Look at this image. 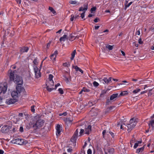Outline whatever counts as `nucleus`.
<instances>
[{"instance_id":"obj_1","label":"nucleus","mask_w":154,"mask_h":154,"mask_svg":"<svg viewBox=\"0 0 154 154\" xmlns=\"http://www.w3.org/2000/svg\"><path fill=\"white\" fill-rule=\"evenodd\" d=\"M16 70L12 71L11 70L9 71V80L10 81H13L17 85L22 84L23 83L22 78L16 75H15Z\"/></svg>"},{"instance_id":"obj_2","label":"nucleus","mask_w":154,"mask_h":154,"mask_svg":"<svg viewBox=\"0 0 154 154\" xmlns=\"http://www.w3.org/2000/svg\"><path fill=\"white\" fill-rule=\"evenodd\" d=\"M44 124V121L41 119H39L36 121L35 123L33 124L32 128L33 129L37 131L38 129L41 128Z\"/></svg>"},{"instance_id":"obj_3","label":"nucleus","mask_w":154,"mask_h":154,"mask_svg":"<svg viewBox=\"0 0 154 154\" xmlns=\"http://www.w3.org/2000/svg\"><path fill=\"white\" fill-rule=\"evenodd\" d=\"M137 122L136 119L134 118L131 119L129 121V123L127 125L128 130L131 131L136 126Z\"/></svg>"},{"instance_id":"obj_4","label":"nucleus","mask_w":154,"mask_h":154,"mask_svg":"<svg viewBox=\"0 0 154 154\" xmlns=\"http://www.w3.org/2000/svg\"><path fill=\"white\" fill-rule=\"evenodd\" d=\"M54 82L53 80H48L46 83V86L47 90L49 92L52 91L54 89L53 88Z\"/></svg>"},{"instance_id":"obj_5","label":"nucleus","mask_w":154,"mask_h":154,"mask_svg":"<svg viewBox=\"0 0 154 154\" xmlns=\"http://www.w3.org/2000/svg\"><path fill=\"white\" fill-rule=\"evenodd\" d=\"M88 8V4L85 3L84 4L83 6L79 8V11H83V12L81 14V17L83 18L85 17V13L87 10Z\"/></svg>"},{"instance_id":"obj_6","label":"nucleus","mask_w":154,"mask_h":154,"mask_svg":"<svg viewBox=\"0 0 154 154\" xmlns=\"http://www.w3.org/2000/svg\"><path fill=\"white\" fill-rule=\"evenodd\" d=\"M79 131L78 129H76L75 131L74 132V134L71 139V141L74 142L75 141L77 138L78 137V135Z\"/></svg>"},{"instance_id":"obj_7","label":"nucleus","mask_w":154,"mask_h":154,"mask_svg":"<svg viewBox=\"0 0 154 154\" xmlns=\"http://www.w3.org/2000/svg\"><path fill=\"white\" fill-rule=\"evenodd\" d=\"M23 140L18 138L13 140L11 141L12 143H13L19 144L20 145H22V143H23Z\"/></svg>"},{"instance_id":"obj_8","label":"nucleus","mask_w":154,"mask_h":154,"mask_svg":"<svg viewBox=\"0 0 154 154\" xmlns=\"http://www.w3.org/2000/svg\"><path fill=\"white\" fill-rule=\"evenodd\" d=\"M98 112V110L96 109H92L89 112V114L91 116H96Z\"/></svg>"},{"instance_id":"obj_9","label":"nucleus","mask_w":154,"mask_h":154,"mask_svg":"<svg viewBox=\"0 0 154 154\" xmlns=\"http://www.w3.org/2000/svg\"><path fill=\"white\" fill-rule=\"evenodd\" d=\"M7 85L2 86L0 85V94L2 93L4 94L7 91Z\"/></svg>"},{"instance_id":"obj_10","label":"nucleus","mask_w":154,"mask_h":154,"mask_svg":"<svg viewBox=\"0 0 154 154\" xmlns=\"http://www.w3.org/2000/svg\"><path fill=\"white\" fill-rule=\"evenodd\" d=\"M64 121L67 126H69L71 125L72 121V118H66L64 119Z\"/></svg>"},{"instance_id":"obj_11","label":"nucleus","mask_w":154,"mask_h":154,"mask_svg":"<svg viewBox=\"0 0 154 154\" xmlns=\"http://www.w3.org/2000/svg\"><path fill=\"white\" fill-rule=\"evenodd\" d=\"M154 124V121L153 120L150 121L149 124V129H150L149 131L152 132L154 129L153 125Z\"/></svg>"},{"instance_id":"obj_12","label":"nucleus","mask_w":154,"mask_h":154,"mask_svg":"<svg viewBox=\"0 0 154 154\" xmlns=\"http://www.w3.org/2000/svg\"><path fill=\"white\" fill-rule=\"evenodd\" d=\"M16 102V100L15 99H8L6 101V103L8 105L14 104Z\"/></svg>"},{"instance_id":"obj_13","label":"nucleus","mask_w":154,"mask_h":154,"mask_svg":"<svg viewBox=\"0 0 154 154\" xmlns=\"http://www.w3.org/2000/svg\"><path fill=\"white\" fill-rule=\"evenodd\" d=\"M29 48L27 47H23L20 48V51L21 53H23L25 52H27L29 50Z\"/></svg>"},{"instance_id":"obj_14","label":"nucleus","mask_w":154,"mask_h":154,"mask_svg":"<svg viewBox=\"0 0 154 154\" xmlns=\"http://www.w3.org/2000/svg\"><path fill=\"white\" fill-rule=\"evenodd\" d=\"M22 85H17L16 87V90L19 93H20L23 90V88L21 86Z\"/></svg>"},{"instance_id":"obj_15","label":"nucleus","mask_w":154,"mask_h":154,"mask_svg":"<svg viewBox=\"0 0 154 154\" xmlns=\"http://www.w3.org/2000/svg\"><path fill=\"white\" fill-rule=\"evenodd\" d=\"M91 126L90 125H88V127L85 128V134H89L91 131Z\"/></svg>"},{"instance_id":"obj_16","label":"nucleus","mask_w":154,"mask_h":154,"mask_svg":"<svg viewBox=\"0 0 154 154\" xmlns=\"http://www.w3.org/2000/svg\"><path fill=\"white\" fill-rule=\"evenodd\" d=\"M79 17V15L76 14L75 16L74 15H72L71 16L70 20L72 21L73 20H75L76 19H78Z\"/></svg>"},{"instance_id":"obj_17","label":"nucleus","mask_w":154,"mask_h":154,"mask_svg":"<svg viewBox=\"0 0 154 154\" xmlns=\"http://www.w3.org/2000/svg\"><path fill=\"white\" fill-rule=\"evenodd\" d=\"M60 126L59 125H57L56 127V134L57 135H59L60 133Z\"/></svg>"},{"instance_id":"obj_18","label":"nucleus","mask_w":154,"mask_h":154,"mask_svg":"<svg viewBox=\"0 0 154 154\" xmlns=\"http://www.w3.org/2000/svg\"><path fill=\"white\" fill-rule=\"evenodd\" d=\"M18 94L17 91H14L11 93V96L15 98L17 97Z\"/></svg>"},{"instance_id":"obj_19","label":"nucleus","mask_w":154,"mask_h":154,"mask_svg":"<svg viewBox=\"0 0 154 154\" xmlns=\"http://www.w3.org/2000/svg\"><path fill=\"white\" fill-rule=\"evenodd\" d=\"M118 93L113 94L110 97V99L111 100H113L115 98L118 96Z\"/></svg>"},{"instance_id":"obj_20","label":"nucleus","mask_w":154,"mask_h":154,"mask_svg":"<svg viewBox=\"0 0 154 154\" xmlns=\"http://www.w3.org/2000/svg\"><path fill=\"white\" fill-rule=\"evenodd\" d=\"M108 89H107L106 90H103L101 92L100 97H103L104 95L106 93V92L108 91Z\"/></svg>"},{"instance_id":"obj_21","label":"nucleus","mask_w":154,"mask_h":154,"mask_svg":"<svg viewBox=\"0 0 154 154\" xmlns=\"http://www.w3.org/2000/svg\"><path fill=\"white\" fill-rule=\"evenodd\" d=\"M67 37V36L66 35H64L63 36L60 37V42H64L65 41L66 38Z\"/></svg>"},{"instance_id":"obj_22","label":"nucleus","mask_w":154,"mask_h":154,"mask_svg":"<svg viewBox=\"0 0 154 154\" xmlns=\"http://www.w3.org/2000/svg\"><path fill=\"white\" fill-rule=\"evenodd\" d=\"M7 125H4L2 128L1 131L2 133H5L7 131Z\"/></svg>"},{"instance_id":"obj_23","label":"nucleus","mask_w":154,"mask_h":154,"mask_svg":"<svg viewBox=\"0 0 154 154\" xmlns=\"http://www.w3.org/2000/svg\"><path fill=\"white\" fill-rule=\"evenodd\" d=\"M74 67V69H75L76 71H79L82 74L83 73V71L79 68L77 66H76Z\"/></svg>"},{"instance_id":"obj_24","label":"nucleus","mask_w":154,"mask_h":154,"mask_svg":"<svg viewBox=\"0 0 154 154\" xmlns=\"http://www.w3.org/2000/svg\"><path fill=\"white\" fill-rule=\"evenodd\" d=\"M144 149V146L140 148L137 149L136 151V153H139L140 152L143 151Z\"/></svg>"},{"instance_id":"obj_25","label":"nucleus","mask_w":154,"mask_h":154,"mask_svg":"<svg viewBox=\"0 0 154 154\" xmlns=\"http://www.w3.org/2000/svg\"><path fill=\"white\" fill-rule=\"evenodd\" d=\"M128 93L127 91H123L119 95V97H120L121 96H124L125 95H127L128 94Z\"/></svg>"},{"instance_id":"obj_26","label":"nucleus","mask_w":154,"mask_h":154,"mask_svg":"<svg viewBox=\"0 0 154 154\" xmlns=\"http://www.w3.org/2000/svg\"><path fill=\"white\" fill-rule=\"evenodd\" d=\"M128 1L126 0L125 1V9L127 8L130 6L132 3L133 2H129V3L128 4Z\"/></svg>"},{"instance_id":"obj_27","label":"nucleus","mask_w":154,"mask_h":154,"mask_svg":"<svg viewBox=\"0 0 154 154\" xmlns=\"http://www.w3.org/2000/svg\"><path fill=\"white\" fill-rule=\"evenodd\" d=\"M75 39V36L73 35L72 34H71L69 37V39L70 41H72Z\"/></svg>"},{"instance_id":"obj_28","label":"nucleus","mask_w":154,"mask_h":154,"mask_svg":"<svg viewBox=\"0 0 154 154\" xmlns=\"http://www.w3.org/2000/svg\"><path fill=\"white\" fill-rule=\"evenodd\" d=\"M76 52L75 50H74L71 54V59L72 60L74 59L75 54Z\"/></svg>"},{"instance_id":"obj_29","label":"nucleus","mask_w":154,"mask_h":154,"mask_svg":"<svg viewBox=\"0 0 154 154\" xmlns=\"http://www.w3.org/2000/svg\"><path fill=\"white\" fill-rule=\"evenodd\" d=\"M48 9L51 11V12L54 14H55L56 13V11L54 10V9L51 7H49Z\"/></svg>"},{"instance_id":"obj_30","label":"nucleus","mask_w":154,"mask_h":154,"mask_svg":"<svg viewBox=\"0 0 154 154\" xmlns=\"http://www.w3.org/2000/svg\"><path fill=\"white\" fill-rule=\"evenodd\" d=\"M35 77L37 78H38L41 76V73L39 72L35 73Z\"/></svg>"},{"instance_id":"obj_31","label":"nucleus","mask_w":154,"mask_h":154,"mask_svg":"<svg viewBox=\"0 0 154 154\" xmlns=\"http://www.w3.org/2000/svg\"><path fill=\"white\" fill-rule=\"evenodd\" d=\"M114 152V149L113 148H110L109 149L108 152L111 154H113Z\"/></svg>"},{"instance_id":"obj_32","label":"nucleus","mask_w":154,"mask_h":154,"mask_svg":"<svg viewBox=\"0 0 154 154\" xmlns=\"http://www.w3.org/2000/svg\"><path fill=\"white\" fill-rule=\"evenodd\" d=\"M34 69L35 73L40 72L39 69L36 66L34 67Z\"/></svg>"},{"instance_id":"obj_33","label":"nucleus","mask_w":154,"mask_h":154,"mask_svg":"<svg viewBox=\"0 0 154 154\" xmlns=\"http://www.w3.org/2000/svg\"><path fill=\"white\" fill-rule=\"evenodd\" d=\"M106 47L109 50H111L113 48V46L110 45H107Z\"/></svg>"},{"instance_id":"obj_34","label":"nucleus","mask_w":154,"mask_h":154,"mask_svg":"<svg viewBox=\"0 0 154 154\" xmlns=\"http://www.w3.org/2000/svg\"><path fill=\"white\" fill-rule=\"evenodd\" d=\"M82 91L84 92H88L90 91V90L89 89L86 88H83L82 89Z\"/></svg>"},{"instance_id":"obj_35","label":"nucleus","mask_w":154,"mask_h":154,"mask_svg":"<svg viewBox=\"0 0 154 154\" xmlns=\"http://www.w3.org/2000/svg\"><path fill=\"white\" fill-rule=\"evenodd\" d=\"M140 89H138L136 90H135L133 91V93L134 94H136L140 91Z\"/></svg>"},{"instance_id":"obj_36","label":"nucleus","mask_w":154,"mask_h":154,"mask_svg":"<svg viewBox=\"0 0 154 154\" xmlns=\"http://www.w3.org/2000/svg\"><path fill=\"white\" fill-rule=\"evenodd\" d=\"M70 78H69L68 77H67L66 78V79H64L66 83H69V79L70 80L71 79V77H70Z\"/></svg>"},{"instance_id":"obj_37","label":"nucleus","mask_w":154,"mask_h":154,"mask_svg":"<svg viewBox=\"0 0 154 154\" xmlns=\"http://www.w3.org/2000/svg\"><path fill=\"white\" fill-rule=\"evenodd\" d=\"M56 58V56L53 54H52L51 56V59L52 60H55Z\"/></svg>"},{"instance_id":"obj_38","label":"nucleus","mask_w":154,"mask_h":154,"mask_svg":"<svg viewBox=\"0 0 154 154\" xmlns=\"http://www.w3.org/2000/svg\"><path fill=\"white\" fill-rule=\"evenodd\" d=\"M103 80L104 82L106 84H108L109 83L108 79L106 78H104L103 79Z\"/></svg>"},{"instance_id":"obj_39","label":"nucleus","mask_w":154,"mask_h":154,"mask_svg":"<svg viewBox=\"0 0 154 154\" xmlns=\"http://www.w3.org/2000/svg\"><path fill=\"white\" fill-rule=\"evenodd\" d=\"M93 84L95 87H97L99 85V83L96 81H94L93 82Z\"/></svg>"},{"instance_id":"obj_40","label":"nucleus","mask_w":154,"mask_h":154,"mask_svg":"<svg viewBox=\"0 0 154 154\" xmlns=\"http://www.w3.org/2000/svg\"><path fill=\"white\" fill-rule=\"evenodd\" d=\"M53 77V76L51 74H50L49 75L48 80H53L52 79Z\"/></svg>"},{"instance_id":"obj_41","label":"nucleus","mask_w":154,"mask_h":154,"mask_svg":"<svg viewBox=\"0 0 154 154\" xmlns=\"http://www.w3.org/2000/svg\"><path fill=\"white\" fill-rule=\"evenodd\" d=\"M96 8L95 7H94L91 8V13H92L93 11H94L96 10Z\"/></svg>"},{"instance_id":"obj_42","label":"nucleus","mask_w":154,"mask_h":154,"mask_svg":"<svg viewBox=\"0 0 154 154\" xmlns=\"http://www.w3.org/2000/svg\"><path fill=\"white\" fill-rule=\"evenodd\" d=\"M63 66H65L69 67L70 66V64L69 63H65L63 64Z\"/></svg>"},{"instance_id":"obj_43","label":"nucleus","mask_w":154,"mask_h":154,"mask_svg":"<svg viewBox=\"0 0 154 154\" xmlns=\"http://www.w3.org/2000/svg\"><path fill=\"white\" fill-rule=\"evenodd\" d=\"M33 63L35 65H36L38 64V62L37 61V58H35L34 59L33 61Z\"/></svg>"},{"instance_id":"obj_44","label":"nucleus","mask_w":154,"mask_h":154,"mask_svg":"<svg viewBox=\"0 0 154 154\" xmlns=\"http://www.w3.org/2000/svg\"><path fill=\"white\" fill-rule=\"evenodd\" d=\"M69 3L72 5L75 4L77 3V2L76 1H70Z\"/></svg>"},{"instance_id":"obj_45","label":"nucleus","mask_w":154,"mask_h":154,"mask_svg":"<svg viewBox=\"0 0 154 154\" xmlns=\"http://www.w3.org/2000/svg\"><path fill=\"white\" fill-rule=\"evenodd\" d=\"M59 92L61 94H63V91L61 88H59L58 89Z\"/></svg>"},{"instance_id":"obj_46","label":"nucleus","mask_w":154,"mask_h":154,"mask_svg":"<svg viewBox=\"0 0 154 154\" xmlns=\"http://www.w3.org/2000/svg\"><path fill=\"white\" fill-rule=\"evenodd\" d=\"M139 146H140L139 144L135 143L134 144L133 147L134 149H136Z\"/></svg>"},{"instance_id":"obj_47","label":"nucleus","mask_w":154,"mask_h":154,"mask_svg":"<svg viewBox=\"0 0 154 154\" xmlns=\"http://www.w3.org/2000/svg\"><path fill=\"white\" fill-rule=\"evenodd\" d=\"M34 106H31V111L32 112H34L35 111V109H34Z\"/></svg>"},{"instance_id":"obj_48","label":"nucleus","mask_w":154,"mask_h":154,"mask_svg":"<svg viewBox=\"0 0 154 154\" xmlns=\"http://www.w3.org/2000/svg\"><path fill=\"white\" fill-rule=\"evenodd\" d=\"M138 41V43L140 44H143V42L142 41V39H141V38H139Z\"/></svg>"},{"instance_id":"obj_49","label":"nucleus","mask_w":154,"mask_h":154,"mask_svg":"<svg viewBox=\"0 0 154 154\" xmlns=\"http://www.w3.org/2000/svg\"><path fill=\"white\" fill-rule=\"evenodd\" d=\"M100 21V20L99 18L97 17L94 20V21L95 23H97Z\"/></svg>"},{"instance_id":"obj_50","label":"nucleus","mask_w":154,"mask_h":154,"mask_svg":"<svg viewBox=\"0 0 154 154\" xmlns=\"http://www.w3.org/2000/svg\"><path fill=\"white\" fill-rule=\"evenodd\" d=\"M111 100H110V99L109 100V99H108L106 101V104L107 105L109 104L110 103H111Z\"/></svg>"},{"instance_id":"obj_51","label":"nucleus","mask_w":154,"mask_h":154,"mask_svg":"<svg viewBox=\"0 0 154 154\" xmlns=\"http://www.w3.org/2000/svg\"><path fill=\"white\" fill-rule=\"evenodd\" d=\"M88 154H91L92 151L90 149H88L87 151Z\"/></svg>"},{"instance_id":"obj_52","label":"nucleus","mask_w":154,"mask_h":154,"mask_svg":"<svg viewBox=\"0 0 154 154\" xmlns=\"http://www.w3.org/2000/svg\"><path fill=\"white\" fill-rule=\"evenodd\" d=\"M135 34L136 35H140V29H138L137 32H136Z\"/></svg>"},{"instance_id":"obj_53","label":"nucleus","mask_w":154,"mask_h":154,"mask_svg":"<svg viewBox=\"0 0 154 154\" xmlns=\"http://www.w3.org/2000/svg\"><path fill=\"white\" fill-rule=\"evenodd\" d=\"M72 149L71 148H69L67 149V151L68 152H71L72 151Z\"/></svg>"},{"instance_id":"obj_54","label":"nucleus","mask_w":154,"mask_h":154,"mask_svg":"<svg viewBox=\"0 0 154 154\" xmlns=\"http://www.w3.org/2000/svg\"><path fill=\"white\" fill-rule=\"evenodd\" d=\"M20 131L21 132H23V128L22 126H20V128L19 129Z\"/></svg>"},{"instance_id":"obj_55","label":"nucleus","mask_w":154,"mask_h":154,"mask_svg":"<svg viewBox=\"0 0 154 154\" xmlns=\"http://www.w3.org/2000/svg\"><path fill=\"white\" fill-rule=\"evenodd\" d=\"M84 132V130L83 129H81L80 130V131L79 132L80 135H81Z\"/></svg>"},{"instance_id":"obj_56","label":"nucleus","mask_w":154,"mask_h":154,"mask_svg":"<svg viewBox=\"0 0 154 154\" xmlns=\"http://www.w3.org/2000/svg\"><path fill=\"white\" fill-rule=\"evenodd\" d=\"M57 50H56L55 51L54 53L52 54L54 55V56H56V55L57 54Z\"/></svg>"},{"instance_id":"obj_57","label":"nucleus","mask_w":154,"mask_h":154,"mask_svg":"<svg viewBox=\"0 0 154 154\" xmlns=\"http://www.w3.org/2000/svg\"><path fill=\"white\" fill-rule=\"evenodd\" d=\"M109 133L110 134L112 137H114L115 136L114 134L112 132L109 131Z\"/></svg>"},{"instance_id":"obj_58","label":"nucleus","mask_w":154,"mask_h":154,"mask_svg":"<svg viewBox=\"0 0 154 154\" xmlns=\"http://www.w3.org/2000/svg\"><path fill=\"white\" fill-rule=\"evenodd\" d=\"M115 107V106H110L109 108H108V109H109V110H111L113 108H114Z\"/></svg>"},{"instance_id":"obj_59","label":"nucleus","mask_w":154,"mask_h":154,"mask_svg":"<svg viewBox=\"0 0 154 154\" xmlns=\"http://www.w3.org/2000/svg\"><path fill=\"white\" fill-rule=\"evenodd\" d=\"M60 85V83H58L55 85V89H56L58 86H59Z\"/></svg>"},{"instance_id":"obj_60","label":"nucleus","mask_w":154,"mask_h":154,"mask_svg":"<svg viewBox=\"0 0 154 154\" xmlns=\"http://www.w3.org/2000/svg\"><path fill=\"white\" fill-rule=\"evenodd\" d=\"M142 140H140L137 141L136 142V143H137V144L140 145V144L142 143Z\"/></svg>"},{"instance_id":"obj_61","label":"nucleus","mask_w":154,"mask_h":154,"mask_svg":"<svg viewBox=\"0 0 154 154\" xmlns=\"http://www.w3.org/2000/svg\"><path fill=\"white\" fill-rule=\"evenodd\" d=\"M51 45V42H49L47 44V48H49L50 47Z\"/></svg>"},{"instance_id":"obj_62","label":"nucleus","mask_w":154,"mask_h":154,"mask_svg":"<svg viewBox=\"0 0 154 154\" xmlns=\"http://www.w3.org/2000/svg\"><path fill=\"white\" fill-rule=\"evenodd\" d=\"M23 114L22 113H19L18 114V116H19L22 117L23 116Z\"/></svg>"},{"instance_id":"obj_63","label":"nucleus","mask_w":154,"mask_h":154,"mask_svg":"<svg viewBox=\"0 0 154 154\" xmlns=\"http://www.w3.org/2000/svg\"><path fill=\"white\" fill-rule=\"evenodd\" d=\"M16 1L18 3H19V4H20L21 3V0H16Z\"/></svg>"},{"instance_id":"obj_64","label":"nucleus","mask_w":154,"mask_h":154,"mask_svg":"<svg viewBox=\"0 0 154 154\" xmlns=\"http://www.w3.org/2000/svg\"><path fill=\"white\" fill-rule=\"evenodd\" d=\"M4 151L2 149H0V154H3Z\"/></svg>"}]
</instances>
